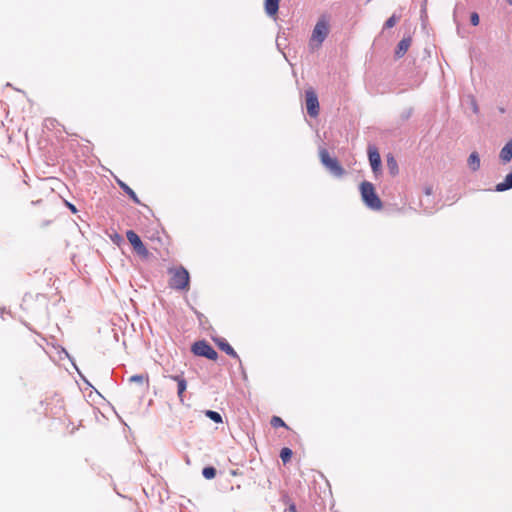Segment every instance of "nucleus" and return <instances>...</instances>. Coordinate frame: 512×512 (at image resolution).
<instances>
[{"label": "nucleus", "mask_w": 512, "mask_h": 512, "mask_svg": "<svg viewBox=\"0 0 512 512\" xmlns=\"http://www.w3.org/2000/svg\"><path fill=\"white\" fill-rule=\"evenodd\" d=\"M169 274L171 275L169 280V286L175 290H188L190 284V276L188 271L180 266L177 268H170Z\"/></svg>", "instance_id": "f257e3e1"}, {"label": "nucleus", "mask_w": 512, "mask_h": 512, "mask_svg": "<svg viewBox=\"0 0 512 512\" xmlns=\"http://www.w3.org/2000/svg\"><path fill=\"white\" fill-rule=\"evenodd\" d=\"M360 192L364 203L373 210H380L382 208V201L375 192L372 183L364 181L360 185Z\"/></svg>", "instance_id": "f03ea898"}, {"label": "nucleus", "mask_w": 512, "mask_h": 512, "mask_svg": "<svg viewBox=\"0 0 512 512\" xmlns=\"http://www.w3.org/2000/svg\"><path fill=\"white\" fill-rule=\"evenodd\" d=\"M329 33V23L325 17H321L316 23L311 38L310 46L319 48Z\"/></svg>", "instance_id": "7ed1b4c3"}, {"label": "nucleus", "mask_w": 512, "mask_h": 512, "mask_svg": "<svg viewBox=\"0 0 512 512\" xmlns=\"http://www.w3.org/2000/svg\"><path fill=\"white\" fill-rule=\"evenodd\" d=\"M322 164L335 176L341 177L344 174V169L336 158H332L326 149L319 152Z\"/></svg>", "instance_id": "20e7f679"}, {"label": "nucleus", "mask_w": 512, "mask_h": 512, "mask_svg": "<svg viewBox=\"0 0 512 512\" xmlns=\"http://www.w3.org/2000/svg\"><path fill=\"white\" fill-rule=\"evenodd\" d=\"M191 351L196 356L205 357L209 360H217L218 354L206 341H197L192 345Z\"/></svg>", "instance_id": "39448f33"}, {"label": "nucleus", "mask_w": 512, "mask_h": 512, "mask_svg": "<svg viewBox=\"0 0 512 512\" xmlns=\"http://www.w3.org/2000/svg\"><path fill=\"white\" fill-rule=\"evenodd\" d=\"M305 101H306V109L307 113L311 117H317L319 115V101L317 94L314 90L309 89L305 92Z\"/></svg>", "instance_id": "423d86ee"}, {"label": "nucleus", "mask_w": 512, "mask_h": 512, "mask_svg": "<svg viewBox=\"0 0 512 512\" xmlns=\"http://www.w3.org/2000/svg\"><path fill=\"white\" fill-rule=\"evenodd\" d=\"M126 238L129 241V243L133 246V249L138 255L142 257L148 256L149 252L147 248L141 241L140 237L133 230H128L126 232Z\"/></svg>", "instance_id": "0eeeda50"}, {"label": "nucleus", "mask_w": 512, "mask_h": 512, "mask_svg": "<svg viewBox=\"0 0 512 512\" xmlns=\"http://www.w3.org/2000/svg\"><path fill=\"white\" fill-rule=\"evenodd\" d=\"M368 157L373 172L375 174L378 173L381 168V157L378 149L375 146L368 147Z\"/></svg>", "instance_id": "6e6552de"}, {"label": "nucleus", "mask_w": 512, "mask_h": 512, "mask_svg": "<svg viewBox=\"0 0 512 512\" xmlns=\"http://www.w3.org/2000/svg\"><path fill=\"white\" fill-rule=\"evenodd\" d=\"M170 379L177 382V395L179 398V401L181 403H184V393L187 389V381L184 378L183 372L179 375H171L169 376Z\"/></svg>", "instance_id": "1a4fd4ad"}, {"label": "nucleus", "mask_w": 512, "mask_h": 512, "mask_svg": "<svg viewBox=\"0 0 512 512\" xmlns=\"http://www.w3.org/2000/svg\"><path fill=\"white\" fill-rule=\"evenodd\" d=\"M213 340L220 350L224 351L227 355L239 360L238 354L233 349V347L226 341V339L214 338Z\"/></svg>", "instance_id": "9d476101"}, {"label": "nucleus", "mask_w": 512, "mask_h": 512, "mask_svg": "<svg viewBox=\"0 0 512 512\" xmlns=\"http://www.w3.org/2000/svg\"><path fill=\"white\" fill-rule=\"evenodd\" d=\"M412 39L411 37H405L403 38L397 46V49L395 51V56L397 58H401L405 55V53L408 51L410 45H411Z\"/></svg>", "instance_id": "9b49d317"}, {"label": "nucleus", "mask_w": 512, "mask_h": 512, "mask_svg": "<svg viewBox=\"0 0 512 512\" xmlns=\"http://www.w3.org/2000/svg\"><path fill=\"white\" fill-rule=\"evenodd\" d=\"M501 161L504 164H507L512 159V140L508 141L505 146L501 149L499 155Z\"/></svg>", "instance_id": "f8f14e48"}, {"label": "nucleus", "mask_w": 512, "mask_h": 512, "mask_svg": "<svg viewBox=\"0 0 512 512\" xmlns=\"http://www.w3.org/2000/svg\"><path fill=\"white\" fill-rule=\"evenodd\" d=\"M280 0H265V11L269 16H275L279 9Z\"/></svg>", "instance_id": "ddd939ff"}, {"label": "nucleus", "mask_w": 512, "mask_h": 512, "mask_svg": "<svg viewBox=\"0 0 512 512\" xmlns=\"http://www.w3.org/2000/svg\"><path fill=\"white\" fill-rule=\"evenodd\" d=\"M118 185L121 189L131 198V200L136 204H141L139 198L135 194V192L123 181L117 180Z\"/></svg>", "instance_id": "4468645a"}, {"label": "nucleus", "mask_w": 512, "mask_h": 512, "mask_svg": "<svg viewBox=\"0 0 512 512\" xmlns=\"http://www.w3.org/2000/svg\"><path fill=\"white\" fill-rule=\"evenodd\" d=\"M468 166L472 171H477L480 168V157L477 152H472L468 158Z\"/></svg>", "instance_id": "2eb2a0df"}, {"label": "nucleus", "mask_w": 512, "mask_h": 512, "mask_svg": "<svg viewBox=\"0 0 512 512\" xmlns=\"http://www.w3.org/2000/svg\"><path fill=\"white\" fill-rule=\"evenodd\" d=\"M512 188V172L506 175L503 182L496 185V191L502 192Z\"/></svg>", "instance_id": "dca6fc26"}, {"label": "nucleus", "mask_w": 512, "mask_h": 512, "mask_svg": "<svg viewBox=\"0 0 512 512\" xmlns=\"http://www.w3.org/2000/svg\"><path fill=\"white\" fill-rule=\"evenodd\" d=\"M387 168L392 176L398 174V164L396 159L392 155H388L386 159Z\"/></svg>", "instance_id": "f3484780"}, {"label": "nucleus", "mask_w": 512, "mask_h": 512, "mask_svg": "<svg viewBox=\"0 0 512 512\" xmlns=\"http://www.w3.org/2000/svg\"><path fill=\"white\" fill-rule=\"evenodd\" d=\"M292 450L290 448L284 447L280 451V458L284 464L288 463L292 457Z\"/></svg>", "instance_id": "a211bd4d"}, {"label": "nucleus", "mask_w": 512, "mask_h": 512, "mask_svg": "<svg viewBox=\"0 0 512 512\" xmlns=\"http://www.w3.org/2000/svg\"><path fill=\"white\" fill-rule=\"evenodd\" d=\"M202 475L206 479H213L216 476V469L214 467H212V466L205 467L202 470Z\"/></svg>", "instance_id": "6ab92c4d"}, {"label": "nucleus", "mask_w": 512, "mask_h": 512, "mask_svg": "<svg viewBox=\"0 0 512 512\" xmlns=\"http://www.w3.org/2000/svg\"><path fill=\"white\" fill-rule=\"evenodd\" d=\"M205 414L208 418H210L215 423H222V417L218 412L212 411V410H207Z\"/></svg>", "instance_id": "aec40b11"}, {"label": "nucleus", "mask_w": 512, "mask_h": 512, "mask_svg": "<svg viewBox=\"0 0 512 512\" xmlns=\"http://www.w3.org/2000/svg\"><path fill=\"white\" fill-rule=\"evenodd\" d=\"M270 424L273 428H278V427H286L287 428V425L285 424V422L278 416H273L271 418Z\"/></svg>", "instance_id": "412c9836"}, {"label": "nucleus", "mask_w": 512, "mask_h": 512, "mask_svg": "<svg viewBox=\"0 0 512 512\" xmlns=\"http://www.w3.org/2000/svg\"><path fill=\"white\" fill-rule=\"evenodd\" d=\"M130 381L142 384L144 382H148L149 381V377H148V375H143V374L133 375V376L130 377Z\"/></svg>", "instance_id": "4be33fe9"}, {"label": "nucleus", "mask_w": 512, "mask_h": 512, "mask_svg": "<svg viewBox=\"0 0 512 512\" xmlns=\"http://www.w3.org/2000/svg\"><path fill=\"white\" fill-rule=\"evenodd\" d=\"M398 21L399 17H397L396 15H392L390 18L387 19V21L384 24V27L390 29L394 27Z\"/></svg>", "instance_id": "5701e85b"}, {"label": "nucleus", "mask_w": 512, "mask_h": 512, "mask_svg": "<svg viewBox=\"0 0 512 512\" xmlns=\"http://www.w3.org/2000/svg\"><path fill=\"white\" fill-rule=\"evenodd\" d=\"M470 21L473 26H477L479 24V15L476 12H473L470 16Z\"/></svg>", "instance_id": "b1692460"}, {"label": "nucleus", "mask_w": 512, "mask_h": 512, "mask_svg": "<svg viewBox=\"0 0 512 512\" xmlns=\"http://www.w3.org/2000/svg\"><path fill=\"white\" fill-rule=\"evenodd\" d=\"M55 123H57V121H56L55 119H52V118H48V119H46V121H45V124H46V126H47V127H48L49 125H50V126H54V124H55Z\"/></svg>", "instance_id": "393cba45"}, {"label": "nucleus", "mask_w": 512, "mask_h": 512, "mask_svg": "<svg viewBox=\"0 0 512 512\" xmlns=\"http://www.w3.org/2000/svg\"><path fill=\"white\" fill-rule=\"evenodd\" d=\"M288 511L289 512H297V509H296V506L294 503H290L289 506H288Z\"/></svg>", "instance_id": "a878e982"}, {"label": "nucleus", "mask_w": 512, "mask_h": 512, "mask_svg": "<svg viewBox=\"0 0 512 512\" xmlns=\"http://www.w3.org/2000/svg\"><path fill=\"white\" fill-rule=\"evenodd\" d=\"M425 193H426L427 195H431V194H432V188H431V187H427V188L425 189Z\"/></svg>", "instance_id": "bb28decb"}, {"label": "nucleus", "mask_w": 512, "mask_h": 512, "mask_svg": "<svg viewBox=\"0 0 512 512\" xmlns=\"http://www.w3.org/2000/svg\"><path fill=\"white\" fill-rule=\"evenodd\" d=\"M69 208H70V210H71L72 212H74V213L76 212V208H75V206H74V205L69 204Z\"/></svg>", "instance_id": "cd10ccee"}, {"label": "nucleus", "mask_w": 512, "mask_h": 512, "mask_svg": "<svg viewBox=\"0 0 512 512\" xmlns=\"http://www.w3.org/2000/svg\"><path fill=\"white\" fill-rule=\"evenodd\" d=\"M510 5H512V0H507Z\"/></svg>", "instance_id": "c85d7f7f"}]
</instances>
